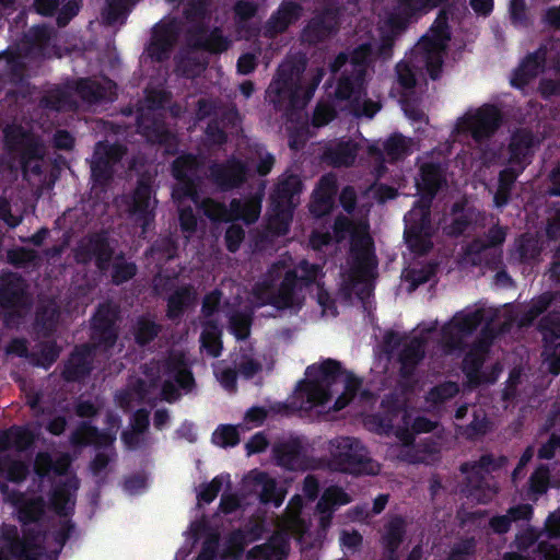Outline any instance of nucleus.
<instances>
[{
    "instance_id": "5701e85b",
    "label": "nucleus",
    "mask_w": 560,
    "mask_h": 560,
    "mask_svg": "<svg viewBox=\"0 0 560 560\" xmlns=\"http://www.w3.org/2000/svg\"><path fill=\"white\" fill-rule=\"evenodd\" d=\"M548 48L541 44L535 51L529 52L514 69L511 85L523 89L528 85L539 73L544 72Z\"/></svg>"
},
{
    "instance_id": "7ed1b4c3",
    "label": "nucleus",
    "mask_w": 560,
    "mask_h": 560,
    "mask_svg": "<svg viewBox=\"0 0 560 560\" xmlns=\"http://www.w3.org/2000/svg\"><path fill=\"white\" fill-rule=\"evenodd\" d=\"M302 291L296 269H288L278 285L270 271L262 281L254 285L253 295L260 305H271L279 311L300 310L304 301Z\"/></svg>"
},
{
    "instance_id": "338daca9",
    "label": "nucleus",
    "mask_w": 560,
    "mask_h": 560,
    "mask_svg": "<svg viewBox=\"0 0 560 560\" xmlns=\"http://www.w3.org/2000/svg\"><path fill=\"white\" fill-rule=\"evenodd\" d=\"M330 455H360L359 440L351 436H337L329 442Z\"/></svg>"
},
{
    "instance_id": "4468645a",
    "label": "nucleus",
    "mask_w": 560,
    "mask_h": 560,
    "mask_svg": "<svg viewBox=\"0 0 560 560\" xmlns=\"http://www.w3.org/2000/svg\"><path fill=\"white\" fill-rule=\"evenodd\" d=\"M404 240L409 250L424 256L433 248V229L429 211H410L405 215Z\"/></svg>"
},
{
    "instance_id": "de8ad7c7",
    "label": "nucleus",
    "mask_w": 560,
    "mask_h": 560,
    "mask_svg": "<svg viewBox=\"0 0 560 560\" xmlns=\"http://www.w3.org/2000/svg\"><path fill=\"white\" fill-rule=\"evenodd\" d=\"M553 301L551 292H545L537 298H534L527 310L520 316L517 325L521 328H528L533 326L534 322L545 314Z\"/></svg>"
},
{
    "instance_id": "4d7b16f0",
    "label": "nucleus",
    "mask_w": 560,
    "mask_h": 560,
    "mask_svg": "<svg viewBox=\"0 0 560 560\" xmlns=\"http://www.w3.org/2000/svg\"><path fill=\"white\" fill-rule=\"evenodd\" d=\"M7 260L14 268L21 269L37 265L39 255L33 248L15 247L7 252Z\"/></svg>"
},
{
    "instance_id": "ddd939ff",
    "label": "nucleus",
    "mask_w": 560,
    "mask_h": 560,
    "mask_svg": "<svg viewBox=\"0 0 560 560\" xmlns=\"http://www.w3.org/2000/svg\"><path fill=\"white\" fill-rule=\"evenodd\" d=\"M114 253L108 235L104 231L90 233L73 249L78 264L88 265L94 260L101 272H106L109 269Z\"/></svg>"
},
{
    "instance_id": "c756f323",
    "label": "nucleus",
    "mask_w": 560,
    "mask_h": 560,
    "mask_svg": "<svg viewBox=\"0 0 560 560\" xmlns=\"http://www.w3.org/2000/svg\"><path fill=\"white\" fill-rule=\"evenodd\" d=\"M450 40L451 28L448 24V14L446 11L441 10L431 25L429 34H425L420 38L418 48L430 55L444 49Z\"/></svg>"
},
{
    "instance_id": "bb28decb",
    "label": "nucleus",
    "mask_w": 560,
    "mask_h": 560,
    "mask_svg": "<svg viewBox=\"0 0 560 560\" xmlns=\"http://www.w3.org/2000/svg\"><path fill=\"white\" fill-rule=\"evenodd\" d=\"M445 184L444 170L440 163L425 162L420 166L416 187L423 200L431 203Z\"/></svg>"
},
{
    "instance_id": "774afa93",
    "label": "nucleus",
    "mask_w": 560,
    "mask_h": 560,
    "mask_svg": "<svg viewBox=\"0 0 560 560\" xmlns=\"http://www.w3.org/2000/svg\"><path fill=\"white\" fill-rule=\"evenodd\" d=\"M252 317L237 312L230 317V331L237 340H246L250 335Z\"/></svg>"
},
{
    "instance_id": "2eb2a0df",
    "label": "nucleus",
    "mask_w": 560,
    "mask_h": 560,
    "mask_svg": "<svg viewBox=\"0 0 560 560\" xmlns=\"http://www.w3.org/2000/svg\"><path fill=\"white\" fill-rule=\"evenodd\" d=\"M69 88L88 105L113 103L117 98V84L106 75L70 79Z\"/></svg>"
},
{
    "instance_id": "37998d69",
    "label": "nucleus",
    "mask_w": 560,
    "mask_h": 560,
    "mask_svg": "<svg viewBox=\"0 0 560 560\" xmlns=\"http://www.w3.org/2000/svg\"><path fill=\"white\" fill-rule=\"evenodd\" d=\"M487 352L479 349V346H471L463 358L462 370L468 382L474 385L482 383L481 369L485 363Z\"/></svg>"
},
{
    "instance_id": "9d476101",
    "label": "nucleus",
    "mask_w": 560,
    "mask_h": 560,
    "mask_svg": "<svg viewBox=\"0 0 560 560\" xmlns=\"http://www.w3.org/2000/svg\"><path fill=\"white\" fill-rule=\"evenodd\" d=\"M119 306L113 302L100 303L91 318L90 337L92 348L101 351H109L118 340Z\"/></svg>"
},
{
    "instance_id": "680f3d73",
    "label": "nucleus",
    "mask_w": 560,
    "mask_h": 560,
    "mask_svg": "<svg viewBox=\"0 0 560 560\" xmlns=\"http://www.w3.org/2000/svg\"><path fill=\"white\" fill-rule=\"evenodd\" d=\"M211 441L223 448L233 447L240 443V433L235 425L220 424L213 431Z\"/></svg>"
},
{
    "instance_id": "f257e3e1",
    "label": "nucleus",
    "mask_w": 560,
    "mask_h": 560,
    "mask_svg": "<svg viewBox=\"0 0 560 560\" xmlns=\"http://www.w3.org/2000/svg\"><path fill=\"white\" fill-rule=\"evenodd\" d=\"M342 374H346L343 392L354 399L362 381L353 373L346 372L339 361L325 359L320 364L306 368V378L299 382L298 395L292 401L277 402L270 407V410L287 417L299 413L301 418H305L315 407H324L331 399V386Z\"/></svg>"
},
{
    "instance_id": "ea45409f",
    "label": "nucleus",
    "mask_w": 560,
    "mask_h": 560,
    "mask_svg": "<svg viewBox=\"0 0 560 560\" xmlns=\"http://www.w3.org/2000/svg\"><path fill=\"white\" fill-rule=\"evenodd\" d=\"M350 501V497L342 489L337 487L326 489L317 504L322 528L325 529L329 525L332 510L336 506L345 505Z\"/></svg>"
},
{
    "instance_id": "a878e982",
    "label": "nucleus",
    "mask_w": 560,
    "mask_h": 560,
    "mask_svg": "<svg viewBox=\"0 0 560 560\" xmlns=\"http://www.w3.org/2000/svg\"><path fill=\"white\" fill-rule=\"evenodd\" d=\"M425 345L427 340L422 336H415L404 343L397 355L401 380L410 381L415 376L418 365L425 358Z\"/></svg>"
},
{
    "instance_id": "e2e57ef3",
    "label": "nucleus",
    "mask_w": 560,
    "mask_h": 560,
    "mask_svg": "<svg viewBox=\"0 0 560 560\" xmlns=\"http://www.w3.org/2000/svg\"><path fill=\"white\" fill-rule=\"evenodd\" d=\"M122 259L120 255L112 266V283L121 285L131 280L138 271L137 265L133 261L119 260Z\"/></svg>"
},
{
    "instance_id": "0e129e2a",
    "label": "nucleus",
    "mask_w": 560,
    "mask_h": 560,
    "mask_svg": "<svg viewBox=\"0 0 560 560\" xmlns=\"http://www.w3.org/2000/svg\"><path fill=\"white\" fill-rule=\"evenodd\" d=\"M293 269H296V273L299 275V283L303 289L313 285L316 282L318 276L323 273V268L320 265L312 264L307 259L300 260Z\"/></svg>"
},
{
    "instance_id": "20e7f679",
    "label": "nucleus",
    "mask_w": 560,
    "mask_h": 560,
    "mask_svg": "<svg viewBox=\"0 0 560 560\" xmlns=\"http://www.w3.org/2000/svg\"><path fill=\"white\" fill-rule=\"evenodd\" d=\"M373 45L360 44L350 55L351 70L346 69L337 83L335 95L337 100L349 101L353 106L360 105L366 95L368 68L372 62Z\"/></svg>"
},
{
    "instance_id": "0eeeda50",
    "label": "nucleus",
    "mask_w": 560,
    "mask_h": 560,
    "mask_svg": "<svg viewBox=\"0 0 560 560\" xmlns=\"http://www.w3.org/2000/svg\"><path fill=\"white\" fill-rule=\"evenodd\" d=\"M503 122L502 110L495 104L486 103L459 118L457 130L469 136L478 145H482L495 136Z\"/></svg>"
},
{
    "instance_id": "09e8293b",
    "label": "nucleus",
    "mask_w": 560,
    "mask_h": 560,
    "mask_svg": "<svg viewBox=\"0 0 560 560\" xmlns=\"http://www.w3.org/2000/svg\"><path fill=\"white\" fill-rule=\"evenodd\" d=\"M222 331L215 320H208L200 334L201 348L212 358L221 355L223 350Z\"/></svg>"
},
{
    "instance_id": "6e6d98bb",
    "label": "nucleus",
    "mask_w": 560,
    "mask_h": 560,
    "mask_svg": "<svg viewBox=\"0 0 560 560\" xmlns=\"http://www.w3.org/2000/svg\"><path fill=\"white\" fill-rule=\"evenodd\" d=\"M61 348L55 340L44 341L40 343L39 352L36 353V357L32 358L31 363L34 366L48 370L58 360Z\"/></svg>"
},
{
    "instance_id": "a18cd8bd",
    "label": "nucleus",
    "mask_w": 560,
    "mask_h": 560,
    "mask_svg": "<svg viewBox=\"0 0 560 560\" xmlns=\"http://www.w3.org/2000/svg\"><path fill=\"white\" fill-rule=\"evenodd\" d=\"M271 203V214L268 218L267 230L276 236H284L289 233L293 219V207Z\"/></svg>"
},
{
    "instance_id": "aec40b11",
    "label": "nucleus",
    "mask_w": 560,
    "mask_h": 560,
    "mask_svg": "<svg viewBox=\"0 0 560 560\" xmlns=\"http://www.w3.org/2000/svg\"><path fill=\"white\" fill-rule=\"evenodd\" d=\"M303 11V5L299 1L282 0L278 9L266 21L264 36L275 39L278 35L283 34L302 18Z\"/></svg>"
},
{
    "instance_id": "13d9d810",
    "label": "nucleus",
    "mask_w": 560,
    "mask_h": 560,
    "mask_svg": "<svg viewBox=\"0 0 560 560\" xmlns=\"http://www.w3.org/2000/svg\"><path fill=\"white\" fill-rule=\"evenodd\" d=\"M257 491L260 493L261 500L265 502H273L276 506H279L284 498V493L276 488L273 479L269 478L265 474H257Z\"/></svg>"
},
{
    "instance_id": "39448f33",
    "label": "nucleus",
    "mask_w": 560,
    "mask_h": 560,
    "mask_svg": "<svg viewBox=\"0 0 560 560\" xmlns=\"http://www.w3.org/2000/svg\"><path fill=\"white\" fill-rule=\"evenodd\" d=\"M32 305L33 298L20 273L8 272L0 278V316L5 327L20 325Z\"/></svg>"
},
{
    "instance_id": "58836bf2",
    "label": "nucleus",
    "mask_w": 560,
    "mask_h": 560,
    "mask_svg": "<svg viewBox=\"0 0 560 560\" xmlns=\"http://www.w3.org/2000/svg\"><path fill=\"white\" fill-rule=\"evenodd\" d=\"M338 31L336 15L331 12H325L314 16L306 27L304 34L308 40L319 43L330 37Z\"/></svg>"
},
{
    "instance_id": "bf43d9fd",
    "label": "nucleus",
    "mask_w": 560,
    "mask_h": 560,
    "mask_svg": "<svg viewBox=\"0 0 560 560\" xmlns=\"http://www.w3.org/2000/svg\"><path fill=\"white\" fill-rule=\"evenodd\" d=\"M209 14L208 0H188L183 10V16L190 26L206 23V20L209 19Z\"/></svg>"
},
{
    "instance_id": "f3484780",
    "label": "nucleus",
    "mask_w": 560,
    "mask_h": 560,
    "mask_svg": "<svg viewBox=\"0 0 560 560\" xmlns=\"http://www.w3.org/2000/svg\"><path fill=\"white\" fill-rule=\"evenodd\" d=\"M247 164L235 156L209 166V179L222 192L240 188L247 179Z\"/></svg>"
},
{
    "instance_id": "2f4dec72",
    "label": "nucleus",
    "mask_w": 560,
    "mask_h": 560,
    "mask_svg": "<svg viewBox=\"0 0 560 560\" xmlns=\"http://www.w3.org/2000/svg\"><path fill=\"white\" fill-rule=\"evenodd\" d=\"M166 317L170 320L180 319L186 311L195 305L197 292L191 284H184L174 290L167 298Z\"/></svg>"
},
{
    "instance_id": "864d4df0",
    "label": "nucleus",
    "mask_w": 560,
    "mask_h": 560,
    "mask_svg": "<svg viewBox=\"0 0 560 560\" xmlns=\"http://www.w3.org/2000/svg\"><path fill=\"white\" fill-rule=\"evenodd\" d=\"M516 253L521 262H530L539 258L541 247L537 238L529 234H522L515 242Z\"/></svg>"
},
{
    "instance_id": "473e14b6",
    "label": "nucleus",
    "mask_w": 560,
    "mask_h": 560,
    "mask_svg": "<svg viewBox=\"0 0 560 560\" xmlns=\"http://www.w3.org/2000/svg\"><path fill=\"white\" fill-rule=\"evenodd\" d=\"M59 318L60 310L54 301L39 304L35 311L33 328L38 336L49 338L57 330Z\"/></svg>"
},
{
    "instance_id": "c03bdc74",
    "label": "nucleus",
    "mask_w": 560,
    "mask_h": 560,
    "mask_svg": "<svg viewBox=\"0 0 560 560\" xmlns=\"http://www.w3.org/2000/svg\"><path fill=\"white\" fill-rule=\"evenodd\" d=\"M232 210V222L237 220L244 221L246 224L255 223L261 211V201L258 198L250 197L244 201L233 198L230 201Z\"/></svg>"
},
{
    "instance_id": "cd10ccee",
    "label": "nucleus",
    "mask_w": 560,
    "mask_h": 560,
    "mask_svg": "<svg viewBox=\"0 0 560 560\" xmlns=\"http://www.w3.org/2000/svg\"><path fill=\"white\" fill-rule=\"evenodd\" d=\"M534 147L535 135L530 129L517 128L514 130L508 147L510 164L526 168L532 162Z\"/></svg>"
},
{
    "instance_id": "c9c22d12",
    "label": "nucleus",
    "mask_w": 560,
    "mask_h": 560,
    "mask_svg": "<svg viewBox=\"0 0 560 560\" xmlns=\"http://www.w3.org/2000/svg\"><path fill=\"white\" fill-rule=\"evenodd\" d=\"M302 187L303 184L299 175L283 176L279 178L273 192L270 195V202L295 208V197L300 195Z\"/></svg>"
},
{
    "instance_id": "c85d7f7f",
    "label": "nucleus",
    "mask_w": 560,
    "mask_h": 560,
    "mask_svg": "<svg viewBox=\"0 0 560 560\" xmlns=\"http://www.w3.org/2000/svg\"><path fill=\"white\" fill-rule=\"evenodd\" d=\"M1 536L3 548L0 551V560H10L9 555L16 560H37L39 555L37 546L28 540L20 541L14 527H2Z\"/></svg>"
},
{
    "instance_id": "6e6552de",
    "label": "nucleus",
    "mask_w": 560,
    "mask_h": 560,
    "mask_svg": "<svg viewBox=\"0 0 560 560\" xmlns=\"http://www.w3.org/2000/svg\"><path fill=\"white\" fill-rule=\"evenodd\" d=\"M69 457H36L35 469L38 475H55L62 476L65 486L57 488L51 497V504L58 513L67 514L74 505L73 494L78 488L77 480L67 474L69 467Z\"/></svg>"
},
{
    "instance_id": "dca6fc26",
    "label": "nucleus",
    "mask_w": 560,
    "mask_h": 560,
    "mask_svg": "<svg viewBox=\"0 0 560 560\" xmlns=\"http://www.w3.org/2000/svg\"><path fill=\"white\" fill-rule=\"evenodd\" d=\"M126 154V148L118 143L98 141L91 162V177L97 185L105 186L114 177V167Z\"/></svg>"
},
{
    "instance_id": "79ce46f5",
    "label": "nucleus",
    "mask_w": 560,
    "mask_h": 560,
    "mask_svg": "<svg viewBox=\"0 0 560 560\" xmlns=\"http://www.w3.org/2000/svg\"><path fill=\"white\" fill-rule=\"evenodd\" d=\"M311 443L305 435L289 433L272 443L270 455H306Z\"/></svg>"
},
{
    "instance_id": "8fccbe9b",
    "label": "nucleus",
    "mask_w": 560,
    "mask_h": 560,
    "mask_svg": "<svg viewBox=\"0 0 560 560\" xmlns=\"http://www.w3.org/2000/svg\"><path fill=\"white\" fill-rule=\"evenodd\" d=\"M339 459L338 469L353 475H375L380 466L372 457H336Z\"/></svg>"
},
{
    "instance_id": "b1692460",
    "label": "nucleus",
    "mask_w": 560,
    "mask_h": 560,
    "mask_svg": "<svg viewBox=\"0 0 560 560\" xmlns=\"http://www.w3.org/2000/svg\"><path fill=\"white\" fill-rule=\"evenodd\" d=\"M451 215L452 220L445 225L444 232L450 237H459L474 230L479 219L482 218V212L468 206L465 200H459L452 205Z\"/></svg>"
},
{
    "instance_id": "e433bc0d",
    "label": "nucleus",
    "mask_w": 560,
    "mask_h": 560,
    "mask_svg": "<svg viewBox=\"0 0 560 560\" xmlns=\"http://www.w3.org/2000/svg\"><path fill=\"white\" fill-rule=\"evenodd\" d=\"M69 85L70 80H67L62 85L49 90L40 98V105L56 112L75 109L78 104L73 97L74 91H72Z\"/></svg>"
},
{
    "instance_id": "4be33fe9",
    "label": "nucleus",
    "mask_w": 560,
    "mask_h": 560,
    "mask_svg": "<svg viewBox=\"0 0 560 560\" xmlns=\"http://www.w3.org/2000/svg\"><path fill=\"white\" fill-rule=\"evenodd\" d=\"M137 128L149 142L165 147L168 153L176 151V136L168 130L162 118L152 114H141L137 118Z\"/></svg>"
},
{
    "instance_id": "f03ea898",
    "label": "nucleus",
    "mask_w": 560,
    "mask_h": 560,
    "mask_svg": "<svg viewBox=\"0 0 560 560\" xmlns=\"http://www.w3.org/2000/svg\"><path fill=\"white\" fill-rule=\"evenodd\" d=\"M304 62L285 60L279 65L277 72L266 90V100L276 110L292 113L303 109L313 95L302 84Z\"/></svg>"
},
{
    "instance_id": "9b49d317",
    "label": "nucleus",
    "mask_w": 560,
    "mask_h": 560,
    "mask_svg": "<svg viewBox=\"0 0 560 560\" xmlns=\"http://www.w3.org/2000/svg\"><path fill=\"white\" fill-rule=\"evenodd\" d=\"M200 162L192 153H184L172 163V175L178 182L173 188L172 197L179 203L184 199L196 202L199 199Z\"/></svg>"
},
{
    "instance_id": "a19ab883",
    "label": "nucleus",
    "mask_w": 560,
    "mask_h": 560,
    "mask_svg": "<svg viewBox=\"0 0 560 560\" xmlns=\"http://www.w3.org/2000/svg\"><path fill=\"white\" fill-rule=\"evenodd\" d=\"M542 336L544 347L556 351L560 347V311H551L544 315L537 325Z\"/></svg>"
},
{
    "instance_id": "f704fd0d",
    "label": "nucleus",
    "mask_w": 560,
    "mask_h": 560,
    "mask_svg": "<svg viewBox=\"0 0 560 560\" xmlns=\"http://www.w3.org/2000/svg\"><path fill=\"white\" fill-rule=\"evenodd\" d=\"M35 441L34 433L21 425H12L0 431V454L8 451L24 452Z\"/></svg>"
},
{
    "instance_id": "393cba45",
    "label": "nucleus",
    "mask_w": 560,
    "mask_h": 560,
    "mask_svg": "<svg viewBox=\"0 0 560 560\" xmlns=\"http://www.w3.org/2000/svg\"><path fill=\"white\" fill-rule=\"evenodd\" d=\"M152 187L149 182L139 179L130 196L129 212L135 215L143 231L154 221V207H151Z\"/></svg>"
},
{
    "instance_id": "423d86ee",
    "label": "nucleus",
    "mask_w": 560,
    "mask_h": 560,
    "mask_svg": "<svg viewBox=\"0 0 560 560\" xmlns=\"http://www.w3.org/2000/svg\"><path fill=\"white\" fill-rule=\"evenodd\" d=\"M301 508V498L294 497L287 508L284 517L279 522V533L268 545L254 548L250 556L259 560H282L288 553V544L283 534L290 532L300 538L303 537L305 526L299 517Z\"/></svg>"
},
{
    "instance_id": "412c9836",
    "label": "nucleus",
    "mask_w": 560,
    "mask_h": 560,
    "mask_svg": "<svg viewBox=\"0 0 560 560\" xmlns=\"http://www.w3.org/2000/svg\"><path fill=\"white\" fill-rule=\"evenodd\" d=\"M93 368L92 346L79 345L74 347L65 362L61 377L67 383H80L91 375Z\"/></svg>"
},
{
    "instance_id": "3c124183",
    "label": "nucleus",
    "mask_w": 560,
    "mask_h": 560,
    "mask_svg": "<svg viewBox=\"0 0 560 560\" xmlns=\"http://www.w3.org/2000/svg\"><path fill=\"white\" fill-rule=\"evenodd\" d=\"M161 331L162 326L160 324L142 315L138 317L133 327L135 342L139 347H145L154 341Z\"/></svg>"
},
{
    "instance_id": "6ab92c4d",
    "label": "nucleus",
    "mask_w": 560,
    "mask_h": 560,
    "mask_svg": "<svg viewBox=\"0 0 560 560\" xmlns=\"http://www.w3.org/2000/svg\"><path fill=\"white\" fill-rule=\"evenodd\" d=\"M180 31V21L175 18L158 24L153 30L152 40L148 49L150 57L158 62L167 60L178 40Z\"/></svg>"
},
{
    "instance_id": "1a4fd4ad",
    "label": "nucleus",
    "mask_w": 560,
    "mask_h": 560,
    "mask_svg": "<svg viewBox=\"0 0 560 560\" xmlns=\"http://www.w3.org/2000/svg\"><path fill=\"white\" fill-rule=\"evenodd\" d=\"M106 428L98 429L90 421H82L71 433L70 441L74 447H92L95 455H106L104 452L113 447L120 419L113 415H106Z\"/></svg>"
},
{
    "instance_id": "052dcab7",
    "label": "nucleus",
    "mask_w": 560,
    "mask_h": 560,
    "mask_svg": "<svg viewBox=\"0 0 560 560\" xmlns=\"http://www.w3.org/2000/svg\"><path fill=\"white\" fill-rule=\"evenodd\" d=\"M352 252L361 269H368L375 265V255L369 236L355 241L352 245Z\"/></svg>"
},
{
    "instance_id": "72a5a7b5",
    "label": "nucleus",
    "mask_w": 560,
    "mask_h": 560,
    "mask_svg": "<svg viewBox=\"0 0 560 560\" xmlns=\"http://www.w3.org/2000/svg\"><path fill=\"white\" fill-rule=\"evenodd\" d=\"M163 372L175 385L184 390H191L195 386L192 372L186 364L183 354L170 355L164 362Z\"/></svg>"
},
{
    "instance_id": "4c0bfd02",
    "label": "nucleus",
    "mask_w": 560,
    "mask_h": 560,
    "mask_svg": "<svg viewBox=\"0 0 560 560\" xmlns=\"http://www.w3.org/2000/svg\"><path fill=\"white\" fill-rule=\"evenodd\" d=\"M359 145L354 141L339 140L325 150V159L334 167H349L357 159Z\"/></svg>"
},
{
    "instance_id": "a211bd4d",
    "label": "nucleus",
    "mask_w": 560,
    "mask_h": 560,
    "mask_svg": "<svg viewBox=\"0 0 560 560\" xmlns=\"http://www.w3.org/2000/svg\"><path fill=\"white\" fill-rule=\"evenodd\" d=\"M188 46L194 50L221 54L230 47V40L223 36L220 27L209 30L207 23L189 26L186 32Z\"/></svg>"
},
{
    "instance_id": "603ef678",
    "label": "nucleus",
    "mask_w": 560,
    "mask_h": 560,
    "mask_svg": "<svg viewBox=\"0 0 560 560\" xmlns=\"http://www.w3.org/2000/svg\"><path fill=\"white\" fill-rule=\"evenodd\" d=\"M383 151L390 162H397L410 153L409 140L401 133L394 132L384 141Z\"/></svg>"
},
{
    "instance_id": "5fc2aeb1",
    "label": "nucleus",
    "mask_w": 560,
    "mask_h": 560,
    "mask_svg": "<svg viewBox=\"0 0 560 560\" xmlns=\"http://www.w3.org/2000/svg\"><path fill=\"white\" fill-rule=\"evenodd\" d=\"M485 319L482 310H475L467 314H457L454 316V327L465 336L474 334Z\"/></svg>"
},
{
    "instance_id": "49530a36",
    "label": "nucleus",
    "mask_w": 560,
    "mask_h": 560,
    "mask_svg": "<svg viewBox=\"0 0 560 560\" xmlns=\"http://www.w3.org/2000/svg\"><path fill=\"white\" fill-rule=\"evenodd\" d=\"M199 211L202 212L212 223L232 222V210L231 206H226L224 202L218 201L213 198L206 197L200 198L194 202Z\"/></svg>"
},
{
    "instance_id": "f8f14e48",
    "label": "nucleus",
    "mask_w": 560,
    "mask_h": 560,
    "mask_svg": "<svg viewBox=\"0 0 560 560\" xmlns=\"http://www.w3.org/2000/svg\"><path fill=\"white\" fill-rule=\"evenodd\" d=\"M114 253L108 235L104 231L90 233L73 249L78 264L88 265L94 260L101 272H106L109 269Z\"/></svg>"
},
{
    "instance_id": "69168bd1",
    "label": "nucleus",
    "mask_w": 560,
    "mask_h": 560,
    "mask_svg": "<svg viewBox=\"0 0 560 560\" xmlns=\"http://www.w3.org/2000/svg\"><path fill=\"white\" fill-rule=\"evenodd\" d=\"M532 509L529 505L513 508L508 515L494 517L491 520V527L497 533H504L509 529L512 520L526 518L529 516Z\"/></svg>"
},
{
    "instance_id": "7c9ffc66",
    "label": "nucleus",
    "mask_w": 560,
    "mask_h": 560,
    "mask_svg": "<svg viewBox=\"0 0 560 560\" xmlns=\"http://www.w3.org/2000/svg\"><path fill=\"white\" fill-rule=\"evenodd\" d=\"M337 191L338 186L335 177L332 175L322 176L313 192L310 212L316 218L330 213L335 205Z\"/></svg>"
}]
</instances>
